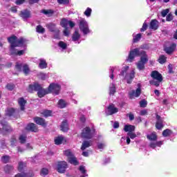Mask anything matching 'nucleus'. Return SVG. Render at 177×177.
Instances as JSON below:
<instances>
[{"label": "nucleus", "mask_w": 177, "mask_h": 177, "mask_svg": "<svg viewBox=\"0 0 177 177\" xmlns=\"http://www.w3.org/2000/svg\"><path fill=\"white\" fill-rule=\"evenodd\" d=\"M168 70H169L168 71L169 74H174V67L172 64H169L168 65Z\"/></svg>", "instance_id": "obj_56"}, {"label": "nucleus", "mask_w": 177, "mask_h": 177, "mask_svg": "<svg viewBox=\"0 0 177 177\" xmlns=\"http://www.w3.org/2000/svg\"><path fill=\"white\" fill-rule=\"evenodd\" d=\"M6 88L8 89V91H12L13 89H15V88H16V86L13 83H8L6 86Z\"/></svg>", "instance_id": "obj_44"}, {"label": "nucleus", "mask_w": 177, "mask_h": 177, "mask_svg": "<svg viewBox=\"0 0 177 177\" xmlns=\"http://www.w3.org/2000/svg\"><path fill=\"white\" fill-rule=\"evenodd\" d=\"M33 121L37 125H41V127H43V128H46V126L48 125L46 120H45V119H44L41 117H38V116L35 117L33 118Z\"/></svg>", "instance_id": "obj_12"}, {"label": "nucleus", "mask_w": 177, "mask_h": 177, "mask_svg": "<svg viewBox=\"0 0 177 177\" xmlns=\"http://www.w3.org/2000/svg\"><path fill=\"white\" fill-rule=\"evenodd\" d=\"M49 174V170L46 168H42L40 171V175L41 176H46V175H48Z\"/></svg>", "instance_id": "obj_46"}, {"label": "nucleus", "mask_w": 177, "mask_h": 177, "mask_svg": "<svg viewBox=\"0 0 177 177\" xmlns=\"http://www.w3.org/2000/svg\"><path fill=\"white\" fill-rule=\"evenodd\" d=\"M7 39L8 42L10 43V52L11 56H16L17 53V49H16V48L23 46V45H24V44L26 43V39H24V38L20 37L19 39H17V37L15 35H12L10 37H8Z\"/></svg>", "instance_id": "obj_2"}, {"label": "nucleus", "mask_w": 177, "mask_h": 177, "mask_svg": "<svg viewBox=\"0 0 177 177\" xmlns=\"http://www.w3.org/2000/svg\"><path fill=\"white\" fill-rule=\"evenodd\" d=\"M158 62L160 63V64H164L165 63H167V57H165V55H160L158 59Z\"/></svg>", "instance_id": "obj_41"}, {"label": "nucleus", "mask_w": 177, "mask_h": 177, "mask_svg": "<svg viewBox=\"0 0 177 177\" xmlns=\"http://www.w3.org/2000/svg\"><path fill=\"white\" fill-rule=\"evenodd\" d=\"M26 53V51L24 50H18L17 52L16 56H23Z\"/></svg>", "instance_id": "obj_58"}, {"label": "nucleus", "mask_w": 177, "mask_h": 177, "mask_svg": "<svg viewBox=\"0 0 177 177\" xmlns=\"http://www.w3.org/2000/svg\"><path fill=\"white\" fill-rule=\"evenodd\" d=\"M19 143L24 145L27 142V136L22 134L19 137Z\"/></svg>", "instance_id": "obj_35"}, {"label": "nucleus", "mask_w": 177, "mask_h": 177, "mask_svg": "<svg viewBox=\"0 0 177 177\" xmlns=\"http://www.w3.org/2000/svg\"><path fill=\"white\" fill-rule=\"evenodd\" d=\"M140 115H147V110L144 109L140 111Z\"/></svg>", "instance_id": "obj_63"}, {"label": "nucleus", "mask_w": 177, "mask_h": 177, "mask_svg": "<svg viewBox=\"0 0 177 177\" xmlns=\"http://www.w3.org/2000/svg\"><path fill=\"white\" fill-rule=\"evenodd\" d=\"M174 20V16L171 13H169L166 17V21H172Z\"/></svg>", "instance_id": "obj_54"}, {"label": "nucleus", "mask_w": 177, "mask_h": 177, "mask_svg": "<svg viewBox=\"0 0 177 177\" xmlns=\"http://www.w3.org/2000/svg\"><path fill=\"white\" fill-rule=\"evenodd\" d=\"M168 13H169V9H165L162 10L161 12L162 17H165L167 15H168Z\"/></svg>", "instance_id": "obj_55"}, {"label": "nucleus", "mask_w": 177, "mask_h": 177, "mask_svg": "<svg viewBox=\"0 0 177 177\" xmlns=\"http://www.w3.org/2000/svg\"><path fill=\"white\" fill-rule=\"evenodd\" d=\"M79 28L80 31H82L84 35H86V34H89V32H91L88 22H86V20L84 19L79 21Z\"/></svg>", "instance_id": "obj_4"}, {"label": "nucleus", "mask_w": 177, "mask_h": 177, "mask_svg": "<svg viewBox=\"0 0 177 177\" xmlns=\"http://www.w3.org/2000/svg\"><path fill=\"white\" fill-rule=\"evenodd\" d=\"M26 130L30 131V132H35V133H37L39 131L38 127L35 123H29L26 126Z\"/></svg>", "instance_id": "obj_21"}, {"label": "nucleus", "mask_w": 177, "mask_h": 177, "mask_svg": "<svg viewBox=\"0 0 177 177\" xmlns=\"http://www.w3.org/2000/svg\"><path fill=\"white\" fill-rule=\"evenodd\" d=\"M15 177H34V172L29 171L28 173L26 172H21L17 173Z\"/></svg>", "instance_id": "obj_23"}, {"label": "nucleus", "mask_w": 177, "mask_h": 177, "mask_svg": "<svg viewBox=\"0 0 177 177\" xmlns=\"http://www.w3.org/2000/svg\"><path fill=\"white\" fill-rule=\"evenodd\" d=\"M54 142L55 145H62L64 142V137L63 136H59L55 138Z\"/></svg>", "instance_id": "obj_31"}, {"label": "nucleus", "mask_w": 177, "mask_h": 177, "mask_svg": "<svg viewBox=\"0 0 177 177\" xmlns=\"http://www.w3.org/2000/svg\"><path fill=\"white\" fill-rule=\"evenodd\" d=\"M58 46H59V48H62V49H67V44L62 41L59 42Z\"/></svg>", "instance_id": "obj_49"}, {"label": "nucleus", "mask_w": 177, "mask_h": 177, "mask_svg": "<svg viewBox=\"0 0 177 177\" xmlns=\"http://www.w3.org/2000/svg\"><path fill=\"white\" fill-rule=\"evenodd\" d=\"M24 2H26V0H16L15 4L20 6V5H23V3H24Z\"/></svg>", "instance_id": "obj_60"}, {"label": "nucleus", "mask_w": 177, "mask_h": 177, "mask_svg": "<svg viewBox=\"0 0 177 177\" xmlns=\"http://www.w3.org/2000/svg\"><path fill=\"white\" fill-rule=\"evenodd\" d=\"M84 13L86 17H89L92 13V9L91 8H87Z\"/></svg>", "instance_id": "obj_48"}, {"label": "nucleus", "mask_w": 177, "mask_h": 177, "mask_svg": "<svg viewBox=\"0 0 177 177\" xmlns=\"http://www.w3.org/2000/svg\"><path fill=\"white\" fill-rule=\"evenodd\" d=\"M115 85L114 84H112V86L109 88V95H114L115 93Z\"/></svg>", "instance_id": "obj_50"}, {"label": "nucleus", "mask_w": 177, "mask_h": 177, "mask_svg": "<svg viewBox=\"0 0 177 177\" xmlns=\"http://www.w3.org/2000/svg\"><path fill=\"white\" fill-rule=\"evenodd\" d=\"M49 92V87L47 89L43 88L42 86H40L37 90V96L38 97L42 98L44 97L46 95H48Z\"/></svg>", "instance_id": "obj_13"}, {"label": "nucleus", "mask_w": 177, "mask_h": 177, "mask_svg": "<svg viewBox=\"0 0 177 177\" xmlns=\"http://www.w3.org/2000/svg\"><path fill=\"white\" fill-rule=\"evenodd\" d=\"M140 38H142V34H137L133 39V43L136 44V42H139V41H140Z\"/></svg>", "instance_id": "obj_45"}, {"label": "nucleus", "mask_w": 177, "mask_h": 177, "mask_svg": "<svg viewBox=\"0 0 177 177\" xmlns=\"http://www.w3.org/2000/svg\"><path fill=\"white\" fill-rule=\"evenodd\" d=\"M58 106L59 109H64L66 107L67 104L66 103V101H64V100L61 99L58 101Z\"/></svg>", "instance_id": "obj_37"}, {"label": "nucleus", "mask_w": 177, "mask_h": 177, "mask_svg": "<svg viewBox=\"0 0 177 177\" xmlns=\"http://www.w3.org/2000/svg\"><path fill=\"white\" fill-rule=\"evenodd\" d=\"M61 26L64 28H67V27L68 26V20H66L65 18L62 19L61 20Z\"/></svg>", "instance_id": "obj_43"}, {"label": "nucleus", "mask_w": 177, "mask_h": 177, "mask_svg": "<svg viewBox=\"0 0 177 177\" xmlns=\"http://www.w3.org/2000/svg\"><path fill=\"white\" fill-rule=\"evenodd\" d=\"M158 27H160V23L157 19H152L149 24V28L151 30H158Z\"/></svg>", "instance_id": "obj_18"}, {"label": "nucleus", "mask_w": 177, "mask_h": 177, "mask_svg": "<svg viewBox=\"0 0 177 177\" xmlns=\"http://www.w3.org/2000/svg\"><path fill=\"white\" fill-rule=\"evenodd\" d=\"M10 161V156L6 155L1 157V162L3 164H8Z\"/></svg>", "instance_id": "obj_38"}, {"label": "nucleus", "mask_w": 177, "mask_h": 177, "mask_svg": "<svg viewBox=\"0 0 177 177\" xmlns=\"http://www.w3.org/2000/svg\"><path fill=\"white\" fill-rule=\"evenodd\" d=\"M140 106L142 107V108L147 107V101H146V100H145V99L142 100L140 102Z\"/></svg>", "instance_id": "obj_52"}, {"label": "nucleus", "mask_w": 177, "mask_h": 177, "mask_svg": "<svg viewBox=\"0 0 177 177\" xmlns=\"http://www.w3.org/2000/svg\"><path fill=\"white\" fill-rule=\"evenodd\" d=\"M64 35H65V37H68V35H70V32L68 31V28H65V29L64 30Z\"/></svg>", "instance_id": "obj_61"}, {"label": "nucleus", "mask_w": 177, "mask_h": 177, "mask_svg": "<svg viewBox=\"0 0 177 177\" xmlns=\"http://www.w3.org/2000/svg\"><path fill=\"white\" fill-rule=\"evenodd\" d=\"M18 104L21 111H24V110H26V104H27V100H24V97H21L18 99Z\"/></svg>", "instance_id": "obj_20"}, {"label": "nucleus", "mask_w": 177, "mask_h": 177, "mask_svg": "<svg viewBox=\"0 0 177 177\" xmlns=\"http://www.w3.org/2000/svg\"><path fill=\"white\" fill-rule=\"evenodd\" d=\"M162 82H160L158 80H150L149 84L150 85H153L154 86H160V83Z\"/></svg>", "instance_id": "obj_47"}, {"label": "nucleus", "mask_w": 177, "mask_h": 177, "mask_svg": "<svg viewBox=\"0 0 177 177\" xmlns=\"http://www.w3.org/2000/svg\"><path fill=\"white\" fill-rule=\"evenodd\" d=\"M151 77L153 80H156V81L162 82L164 78L162 77V75L160 73V72L157 71H153L151 73Z\"/></svg>", "instance_id": "obj_16"}, {"label": "nucleus", "mask_w": 177, "mask_h": 177, "mask_svg": "<svg viewBox=\"0 0 177 177\" xmlns=\"http://www.w3.org/2000/svg\"><path fill=\"white\" fill-rule=\"evenodd\" d=\"M41 84L38 82H34L32 84H29L26 91L29 92V93H34V92H37L38 89H39Z\"/></svg>", "instance_id": "obj_11"}, {"label": "nucleus", "mask_w": 177, "mask_h": 177, "mask_svg": "<svg viewBox=\"0 0 177 177\" xmlns=\"http://www.w3.org/2000/svg\"><path fill=\"white\" fill-rule=\"evenodd\" d=\"M80 38H81V35L80 34V32H78V30H75L74 33L72 35V41L76 42V41H78Z\"/></svg>", "instance_id": "obj_28"}, {"label": "nucleus", "mask_w": 177, "mask_h": 177, "mask_svg": "<svg viewBox=\"0 0 177 177\" xmlns=\"http://www.w3.org/2000/svg\"><path fill=\"white\" fill-rule=\"evenodd\" d=\"M172 135V130L169 129H167L162 131V136L165 138H168V136H171Z\"/></svg>", "instance_id": "obj_36"}, {"label": "nucleus", "mask_w": 177, "mask_h": 177, "mask_svg": "<svg viewBox=\"0 0 177 177\" xmlns=\"http://www.w3.org/2000/svg\"><path fill=\"white\" fill-rule=\"evenodd\" d=\"M0 124L2 126V129L4 131V132H6V133H12L13 131V128L9 123H8L7 121L5 120H1Z\"/></svg>", "instance_id": "obj_8"}, {"label": "nucleus", "mask_w": 177, "mask_h": 177, "mask_svg": "<svg viewBox=\"0 0 177 177\" xmlns=\"http://www.w3.org/2000/svg\"><path fill=\"white\" fill-rule=\"evenodd\" d=\"M135 126L131 124H125L124 127V132L131 133L135 132Z\"/></svg>", "instance_id": "obj_25"}, {"label": "nucleus", "mask_w": 177, "mask_h": 177, "mask_svg": "<svg viewBox=\"0 0 177 177\" xmlns=\"http://www.w3.org/2000/svg\"><path fill=\"white\" fill-rule=\"evenodd\" d=\"M147 138L152 142H156V140H157V139L158 138V136H157L156 131H153L151 134H148L147 136Z\"/></svg>", "instance_id": "obj_26"}, {"label": "nucleus", "mask_w": 177, "mask_h": 177, "mask_svg": "<svg viewBox=\"0 0 177 177\" xmlns=\"http://www.w3.org/2000/svg\"><path fill=\"white\" fill-rule=\"evenodd\" d=\"M81 136L84 138V139H92L93 135L92 134L91 127H86L84 128L81 133Z\"/></svg>", "instance_id": "obj_6"}, {"label": "nucleus", "mask_w": 177, "mask_h": 177, "mask_svg": "<svg viewBox=\"0 0 177 177\" xmlns=\"http://www.w3.org/2000/svg\"><path fill=\"white\" fill-rule=\"evenodd\" d=\"M176 48V44L173 43L170 45V46L165 47L164 48V50L165 52H166L167 55H172V53H174V50H175Z\"/></svg>", "instance_id": "obj_19"}, {"label": "nucleus", "mask_w": 177, "mask_h": 177, "mask_svg": "<svg viewBox=\"0 0 177 177\" xmlns=\"http://www.w3.org/2000/svg\"><path fill=\"white\" fill-rule=\"evenodd\" d=\"M15 67L18 71H21V68H23V64H17L15 65Z\"/></svg>", "instance_id": "obj_59"}, {"label": "nucleus", "mask_w": 177, "mask_h": 177, "mask_svg": "<svg viewBox=\"0 0 177 177\" xmlns=\"http://www.w3.org/2000/svg\"><path fill=\"white\" fill-rule=\"evenodd\" d=\"M136 136V133H133V131L131 133H127V137H129L130 139H135Z\"/></svg>", "instance_id": "obj_53"}, {"label": "nucleus", "mask_w": 177, "mask_h": 177, "mask_svg": "<svg viewBox=\"0 0 177 177\" xmlns=\"http://www.w3.org/2000/svg\"><path fill=\"white\" fill-rule=\"evenodd\" d=\"M88 147H91V142L86 140L83 141L81 150L84 151V150L88 149Z\"/></svg>", "instance_id": "obj_34"}, {"label": "nucleus", "mask_w": 177, "mask_h": 177, "mask_svg": "<svg viewBox=\"0 0 177 177\" xmlns=\"http://www.w3.org/2000/svg\"><path fill=\"white\" fill-rule=\"evenodd\" d=\"M57 3L59 5H68L70 3V0H57Z\"/></svg>", "instance_id": "obj_51"}, {"label": "nucleus", "mask_w": 177, "mask_h": 177, "mask_svg": "<svg viewBox=\"0 0 177 177\" xmlns=\"http://www.w3.org/2000/svg\"><path fill=\"white\" fill-rule=\"evenodd\" d=\"M44 117L48 118V117H52V111L50 110H45L41 113Z\"/></svg>", "instance_id": "obj_42"}, {"label": "nucleus", "mask_w": 177, "mask_h": 177, "mask_svg": "<svg viewBox=\"0 0 177 177\" xmlns=\"http://www.w3.org/2000/svg\"><path fill=\"white\" fill-rule=\"evenodd\" d=\"M136 56H141L140 59L137 63V68L142 71L145 68V64L149 62V58H147V54L145 50H140V48H136L131 50H130L128 57L127 59V62H129V63H132L135 59Z\"/></svg>", "instance_id": "obj_1"}, {"label": "nucleus", "mask_w": 177, "mask_h": 177, "mask_svg": "<svg viewBox=\"0 0 177 177\" xmlns=\"http://www.w3.org/2000/svg\"><path fill=\"white\" fill-rule=\"evenodd\" d=\"M142 94V89L138 87L136 91L133 90L129 93V99H133V97H139Z\"/></svg>", "instance_id": "obj_14"}, {"label": "nucleus", "mask_w": 177, "mask_h": 177, "mask_svg": "<svg viewBox=\"0 0 177 177\" xmlns=\"http://www.w3.org/2000/svg\"><path fill=\"white\" fill-rule=\"evenodd\" d=\"M36 32L39 34H44L45 33V29L43 28L42 26L38 25L36 27Z\"/></svg>", "instance_id": "obj_40"}, {"label": "nucleus", "mask_w": 177, "mask_h": 177, "mask_svg": "<svg viewBox=\"0 0 177 177\" xmlns=\"http://www.w3.org/2000/svg\"><path fill=\"white\" fill-rule=\"evenodd\" d=\"M79 169L82 172V174H86V170L85 169V167L84 166H80Z\"/></svg>", "instance_id": "obj_62"}, {"label": "nucleus", "mask_w": 177, "mask_h": 177, "mask_svg": "<svg viewBox=\"0 0 177 177\" xmlns=\"http://www.w3.org/2000/svg\"><path fill=\"white\" fill-rule=\"evenodd\" d=\"M128 70H129V66H124L122 68L120 75H122V77H124V80L127 78V73L128 72Z\"/></svg>", "instance_id": "obj_32"}, {"label": "nucleus", "mask_w": 177, "mask_h": 177, "mask_svg": "<svg viewBox=\"0 0 177 177\" xmlns=\"http://www.w3.org/2000/svg\"><path fill=\"white\" fill-rule=\"evenodd\" d=\"M118 113V108L115 107L114 104H111L107 107V115H113V114H115Z\"/></svg>", "instance_id": "obj_15"}, {"label": "nucleus", "mask_w": 177, "mask_h": 177, "mask_svg": "<svg viewBox=\"0 0 177 177\" xmlns=\"http://www.w3.org/2000/svg\"><path fill=\"white\" fill-rule=\"evenodd\" d=\"M19 16L24 19H30L31 17V12L28 9H25L20 12Z\"/></svg>", "instance_id": "obj_17"}, {"label": "nucleus", "mask_w": 177, "mask_h": 177, "mask_svg": "<svg viewBox=\"0 0 177 177\" xmlns=\"http://www.w3.org/2000/svg\"><path fill=\"white\" fill-rule=\"evenodd\" d=\"M156 128L158 129V131H161L164 128V120L161 118V116L158 115V113H156Z\"/></svg>", "instance_id": "obj_10"}, {"label": "nucleus", "mask_w": 177, "mask_h": 177, "mask_svg": "<svg viewBox=\"0 0 177 177\" xmlns=\"http://www.w3.org/2000/svg\"><path fill=\"white\" fill-rule=\"evenodd\" d=\"M16 142H17V140L16 139V138L12 137L10 140L11 145H15V143H16Z\"/></svg>", "instance_id": "obj_64"}, {"label": "nucleus", "mask_w": 177, "mask_h": 177, "mask_svg": "<svg viewBox=\"0 0 177 177\" xmlns=\"http://www.w3.org/2000/svg\"><path fill=\"white\" fill-rule=\"evenodd\" d=\"M148 25L146 23H144L142 28L140 29L141 32H143L147 30Z\"/></svg>", "instance_id": "obj_57"}, {"label": "nucleus", "mask_w": 177, "mask_h": 177, "mask_svg": "<svg viewBox=\"0 0 177 177\" xmlns=\"http://www.w3.org/2000/svg\"><path fill=\"white\" fill-rule=\"evenodd\" d=\"M16 114V109L15 108H7L6 110V117H13Z\"/></svg>", "instance_id": "obj_24"}, {"label": "nucleus", "mask_w": 177, "mask_h": 177, "mask_svg": "<svg viewBox=\"0 0 177 177\" xmlns=\"http://www.w3.org/2000/svg\"><path fill=\"white\" fill-rule=\"evenodd\" d=\"M67 162L66 161H59L57 165V171L59 174H64L67 169Z\"/></svg>", "instance_id": "obj_9"}, {"label": "nucleus", "mask_w": 177, "mask_h": 177, "mask_svg": "<svg viewBox=\"0 0 177 177\" xmlns=\"http://www.w3.org/2000/svg\"><path fill=\"white\" fill-rule=\"evenodd\" d=\"M59 127L62 132H68V129H70V128L68 127V122L67 121V120H64L61 123V125Z\"/></svg>", "instance_id": "obj_22"}, {"label": "nucleus", "mask_w": 177, "mask_h": 177, "mask_svg": "<svg viewBox=\"0 0 177 177\" xmlns=\"http://www.w3.org/2000/svg\"><path fill=\"white\" fill-rule=\"evenodd\" d=\"M27 164L24 162H19L18 163V171L19 172H23V171H24V168H26Z\"/></svg>", "instance_id": "obj_33"}, {"label": "nucleus", "mask_w": 177, "mask_h": 177, "mask_svg": "<svg viewBox=\"0 0 177 177\" xmlns=\"http://www.w3.org/2000/svg\"><path fill=\"white\" fill-rule=\"evenodd\" d=\"M39 67L41 70H44V68H46L48 67V63H46V60L44 59H39Z\"/></svg>", "instance_id": "obj_29"}, {"label": "nucleus", "mask_w": 177, "mask_h": 177, "mask_svg": "<svg viewBox=\"0 0 177 177\" xmlns=\"http://www.w3.org/2000/svg\"><path fill=\"white\" fill-rule=\"evenodd\" d=\"M23 72L25 75H28V74H30V67H28L27 64H25L23 66Z\"/></svg>", "instance_id": "obj_39"}, {"label": "nucleus", "mask_w": 177, "mask_h": 177, "mask_svg": "<svg viewBox=\"0 0 177 177\" xmlns=\"http://www.w3.org/2000/svg\"><path fill=\"white\" fill-rule=\"evenodd\" d=\"M64 155L68 157V161L73 165H80V162L77 160L76 157L74 156L73 152L70 149L64 151Z\"/></svg>", "instance_id": "obj_3"}, {"label": "nucleus", "mask_w": 177, "mask_h": 177, "mask_svg": "<svg viewBox=\"0 0 177 177\" xmlns=\"http://www.w3.org/2000/svg\"><path fill=\"white\" fill-rule=\"evenodd\" d=\"M46 27L49 30V31H50V32H55V38H59V34H60V30L57 28H56V24L50 23L46 25Z\"/></svg>", "instance_id": "obj_7"}, {"label": "nucleus", "mask_w": 177, "mask_h": 177, "mask_svg": "<svg viewBox=\"0 0 177 177\" xmlns=\"http://www.w3.org/2000/svg\"><path fill=\"white\" fill-rule=\"evenodd\" d=\"M41 13H43V15H46V16H48V17H51V16H53V14L55 13V10L52 9H48V10L43 9L41 11Z\"/></svg>", "instance_id": "obj_27"}, {"label": "nucleus", "mask_w": 177, "mask_h": 177, "mask_svg": "<svg viewBox=\"0 0 177 177\" xmlns=\"http://www.w3.org/2000/svg\"><path fill=\"white\" fill-rule=\"evenodd\" d=\"M60 85L55 83H51L48 86V91L50 93H53V95H59L60 93L61 89Z\"/></svg>", "instance_id": "obj_5"}, {"label": "nucleus", "mask_w": 177, "mask_h": 177, "mask_svg": "<svg viewBox=\"0 0 177 177\" xmlns=\"http://www.w3.org/2000/svg\"><path fill=\"white\" fill-rule=\"evenodd\" d=\"M13 169H15V167H13V165H6L3 167V171L5 174H10V172H12Z\"/></svg>", "instance_id": "obj_30"}]
</instances>
